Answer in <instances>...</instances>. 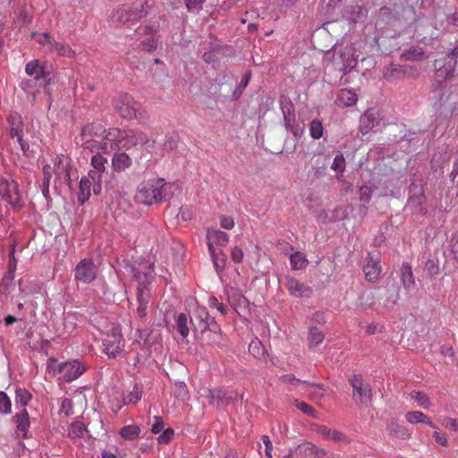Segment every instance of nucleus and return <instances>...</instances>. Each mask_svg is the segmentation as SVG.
Returning <instances> with one entry per match:
<instances>
[{
    "mask_svg": "<svg viewBox=\"0 0 458 458\" xmlns=\"http://www.w3.org/2000/svg\"><path fill=\"white\" fill-rule=\"evenodd\" d=\"M119 135L118 128L105 129L102 124L92 123L85 125L77 139V144H80L84 149L91 153L108 154L117 149L115 138Z\"/></svg>",
    "mask_w": 458,
    "mask_h": 458,
    "instance_id": "obj_1",
    "label": "nucleus"
},
{
    "mask_svg": "<svg viewBox=\"0 0 458 458\" xmlns=\"http://www.w3.org/2000/svg\"><path fill=\"white\" fill-rule=\"evenodd\" d=\"M172 188L164 179L144 181L137 188L134 199L137 203L151 206L166 199Z\"/></svg>",
    "mask_w": 458,
    "mask_h": 458,
    "instance_id": "obj_2",
    "label": "nucleus"
},
{
    "mask_svg": "<svg viewBox=\"0 0 458 458\" xmlns=\"http://www.w3.org/2000/svg\"><path fill=\"white\" fill-rule=\"evenodd\" d=\"M149 0H131L119 6L112 15L114 22L125 23L139 21L147 16Z\"/></svg>",
    "mask_w": 458,
    "mask_h": 458,
    "instance_id": "obj_3",
    "label": "nucleus"
},
{
    "mask_svg": "<svg viewBox=\"0 0 458 458\" xmlns=\"http://www.w3.org/2000/svg\"><path fill=\"white\" fill-rule=\"evenodd\" d=\"M411 12V9H406L397 4L383 6L379 10L376 26L383 29L386 26L395 27L396 25H403L406 22L404 14Z\"/></svg>",
    "mask_w": 458,
    "mask_h": 458,
    "instance_id": "obj_4",
    "label": "nucleus"
},
{
    "mask_svg": "<svg viewBox=\"0 0 458 458\" xmlns=\"http://www.w3.org/2000/svg\"><path fill=\"white\" fill-rule=\"evenodd\" d=\"M114 108L124 119H138L141 117L140 106L129 94H121L113 102Z\"/></svg>",
    "mask_w": 458,
    "mask_h": 458,
    "instance_id": "obj_5",
    "label": "nucleus"
},
{
    "mask_svg": "<svg viewBox=\"0 0 458 458\" xmlns=\"http://www.w3.org/2000/svg\"><path fill=\"white\" fill-rule=\"evenodd\" d=\"M149 138L146 132L138 129L122 131L119 129V135L115 138L117 149L131 148L132 147L143 146L148 143Z\"/></svg>",
    "mask_w": 458,
    "mask_h": 458,
    "instance_id": "obj_6",
    "label": "nucleus"
},
{
    "mask_svg": "<svg viewBox=\"0 0 458 458\" xmlns=\"http://www.w3.org/2000/svg\"><path fill=\"white\" fill-rule=\"evenodd\" d=\"M457 58L458 49H454L449 54H441L434 61V67L437 80L445 81L453 74L457 63Z\"/></svg>",
    "mask_w": 458,
    "mask_h": 458,
    "instance_id": "obj_7",
    "label": "nucleus"
},
{
    "mask_svg": "<svg viewBox=\"0 0 458 458\" xmlns=\"http://www.w3.org/2000/svg\"><path fill=\"white\" fill-rule=\"evenodd\" d=\"M104 352L112 358H116L124 346L122 332L119 327H114L103 339Z\"/></svg>",
    "mask_w": 458,
    "mask_h": 458,
    "instance_id": "obj_8",
    "label": "nucleus"
},
{
    "mask_svg": "<svg viewBox=\"0 0 458 458\" xmlns=\"http://www.w3.org/2000/svg\"><path fill=\"white\" fill-rule=\"evenodd\" d=\"M380 260V252L377 250L369 252L366 257L363 272L366 279L370 283H376L379 279L382 272Z\"/></svg>",
    "mask_w": 458,
    "mask_h": 458,
    "instance_id": "obj_9",
    "label": "nucleus"
},
{
    "mask_svg": "<svg viewBox=\"0 0 458 458\" xmlns=\"http://www.w3.org/2000/svg\"><path fill=\"white\" fill-rule=\"evenodd\" d=\"M97 276V267L91 259H82L75 267V280L84 284L92 282Z\"/></svg>",
    "mask_w": 458,
    "mask_h": 458,
    "instance_id": "obj_10",
    "label": "nucleus"
},
{
    "mask_svg": "<svg viewBox=\"0 0 458 458\" xmlns=\"http://www.w3.org/2000/svg\"><path fill=\"white\" fill-rule=\"evenodd\" d=\"M349 381L353 390L354 399L358 397L360 403H367L371 400V387L363 383L360 376L353 375Z\"/></svg>",
    "mask_w": 458,
    "mask_h": 458,
    "instance_id": "obj_11",
    "label": "nucleus"
},
{
    "mask_svg": "<svg viewBox=\"0 0 458 458\" xmlns=\"http://www.w3.org/2000/svg\"><path fill=\"white\" fill-rule=\"evenodd\" d=\"M380 121L379 111L376 108H369L360 118V132L362 135L368 134Z\"/></svg>",
    "mask_w": 458,
    "mask_h": 458,
    "instance_id": "obj_12",
    "label": "nucleus"
},
{
    "mask_svg": "<svg viewBox=\"0 0 458 458\" xmlns=\"http://www.w3.org/2000/svg\"><path fill=\"white\" fill-rule=\"evenodd\" d=\"M284 284L289 293L295 298H309L312 293L311 287L291 276L285 277Z\"/></svg>",
    "mask_w": 458,
    "mask_h": 458,
    "instance_id": "obj_13",
    "label": "nucleus"
},
{
    "mask_svg": "<svg viewBox=\"0 0 458 458\" xmlns=\"http://www.w3.org/2000/svg\"><path fill=\"white\" fill-rule=\"evenodd\" d=\"M8 122L10 124V135L12 139H16L22 151L26 152L29 149V145L22 140V122L20 114L17 113L11 114L8 118Z\"/></svg>",
    "mask_w": 458,
    "mask_h": 458,
    "instance_id": "obj_14",
    "label": "nucleus"
},
{
    "mask_svg": "<svg viewBox=\"0 0 458 458\" xmlns=\"http://www.w3.org/2000/svg\"><path fill=\"white\" fill-rule=\"evenodd\" d=\"M237 393L234 391H223L221 389L208 390L209 404L212 406H219L221 404H228L237 399Z\"/></svg>",
    "mask_w": 458,
    "mask_h": 458,
    "instance_id": "obj_15",
    "label": "nucleus"
},
{
    "mask_svg": "<svg viewBox=\"0 0 458 458\" xmlns=\"http://www.w3.org/2000/svg\"><path fill=\"white\" fill-rule=\"evenodd\" d=\"M63 379L71 382L82 375L86 367L78 360L63 362Z\"/></svg>",
    "mask_w": 458,
    "mask_h": 458,
    "instance_id": "obj_16",
    "label": "nucleus"
},
{
    "mask_svg": "<svg viewBox=\"0 0 458 458\" xmlns=\"http://www.w3.org/2000/svg\"><path fill=\"white\" fill-rule=\"evenodd\" d=\"M153 264L144 262L140 265V267L135 271L134 277L139 283V288H143L144 291L148 292V285L151 283L154 276Z\"/></svg>",
    "mask_w": 458,
    "mask_h": 458,
    "instance_id": "obj_17",
    "label": "nucleus"
},
{
    "mask_svg": "<svg viewBox=\"0 0 458 458\" xmlns=\"http://www.w3.org/2000/svg\"><path fill=\"white\" fill-rule=\"evenodd\" d=\"M209 314L205 307H197L191 315V323L196 331L204 333L209 327Z\"/></svg>",
    "mask_w": 458,
    "mask_h": 458,
    "instance_id": "obj_18",
    "label": "nucleus"
},
{
    "mask_svg": "<svg viewBox=\"0 0 458 458\" xmlns=\"http://www.w3.org/2000/svg\"><path fill=\"white\" fill-rule=\"evenodd\" d=\"M206 237L208 250H220L219 248L226 246L229 241V236L226 233L214 228L207 230Z\"/></svg>",
    "mask_w": 458,
    "mask_h": 458,
    "instance_id": "obj_19",
    "label": "nucleus"
},
{
    "mask_svg": "<svg viewBox=\"0 0 458 458\" xmlns=\"http://www.w3.org/2000/svg\"><path fill=\"white\" fill-rule=\"evenodd\" d=\"M0 193L12 205H16L20 200L18 185L14 181L2 180L0 182Z\"/></svg>",
    "mask_w": 458,
    "mask_h": 458,
    "instance_id": "obj_20",
    "label": "nucleus"
},
{
    "mask_svg": "<svg viewBox=\"0 0 458 458\" xmlns=\"http://www.w3.org/2000/svg\"><path fill=\"white\" fill-rule=\"evenodd\" d=\"M132 165V160L130 156L124 152L115 153L112 158V168L114 172L120 173Z\"/></svg>",
    "mask_w": 458,
    "mask_h": 458,
    "instance_id": "obj_21",
    "label": "nucleus"
},
{
    "mask_svg": "<svg viewBox=\"0 0 458 458\" xmlns=\"http://www.w3.org/2000/svg\"><path fill=\"white\" fill-rule=\"evenodd\" d=\"M386 431L390 437L398 439H408L411 437L409 430L396 421H390L386 426Z\"/></svg>",
    "mask_w": 458,
    "mask_h": 458,
    "instance_id": "obj_22",
    "label": "nucleus"
},
{
    "mask_svg": "<svg viewBox=\"0 0 458 458\" xmlns=\"http://www.w3.org/2000/svg\"><path fill=\"white\" fill-rule=\"evenodd\" d=\"M53 172L59 180L70 181V173L68 168V162L61 157H56L55 159Z\"/></svg>",
    "mask_w": 458,
    "mask_h": 458,
    "instance_id": "obj_23",
    "label": "nucleus"
},
{
    "mask_svg": "<svg viewBox=\"0 0 458 458\" xmlns=\"http://www.w3.org/2000/svg\"><path fill=\"white\" fill-rule=\"evenodd\" d=\"M357 100V94L348 89H342L337 95V103L342 106H352Z\"/></svg>",
    "mask_w": 458,
    "mask_h": 458,
    "instance_id": "obj_24",
    "label": "nucleus"
},
{
    "mask_svg": "<svg viewBox=\"0 0 458 458\" xmlns=\"http://www.w3.org/2000/svg\"><path fill=\"white\" fill-rule=\"evenodd\" d=\"M137 299L139 306L137 308V314L140 318L147 316V308L149 301V292L144 291L143 288H139L137 293Z\"/></svg>",
    "mask_w": 458,
    "mask_h": 458,
    "instance_id": "obj_25",
    "label": "nucleus"
},
{
    "mask_svg": "<svg viewBox=\"0 0 458 458\" xmlns=\"http://www.w3.org/2000/svg\"><path fill=\"white\" fill-rule=\"evenodd\" d=\"M227 300L231 307H233L236 311H238L239 308H246L249 305V301L245 296L235 290H232V292L228 293Z\"/></svg>",
    "mask_w": 458,
    "mask_h": 458,
    "instance_id": "obj_26",
    "label": "nucleus"
},
{
    "mask_svg": "<svg viewBox=\"0 0 458 458\" xmlns=\"http://www.w3.org/2000/svg\"><path fill=\"white\" fill-rule=\"evenodd\" d=\"M406 420L411 424L416 423H426L433 428H437V426L428 420L427 415L420 411H409L405 414Z\"/></svg>",
    "mask_w": 458,
    "mask_h": 458,
    "instance_id": "obj_27",
    "label": "nucleus"
},
{
    "mask_svg": "<svg viewBox=\"0 0 458 458\" xmlns=\"http://www.w3.org/2000/svg\"><path fill=\"white\" fill-rule=\"evenodd\" d=\"M341 58L344 63L342 70L344 73L349 72L357 64V59L353 56V49L352 47L345 48V51L341 54Z\"/></svg>",
    "mask_w": 458,
    "mask_h": 458,
    "instance_id": "obj_28",
    "label": "nucleus"
},
{
    "mask_svg": "<svg viewBox=\"0 0 458 458\" xmlns=\"http://www.w3.org/2000/svg\"><path fill=\"white\" fill-rule=\"evenodd\" d=\"M25 72L29 76H33L36 80L45 78L46 76V72L38 60L29 62L26 64Z\"/></svg>",
    "mask_w": 458,
    "mask_h": 458,
    "instance_id": "obj_29",
    "label": "nucleus"
},
{
    "mask_svg": "<svg viewBox=\"0 0 458 458\" xmlns=\"http://www.w3.org/2000/svg\"><path fill=\"white\" fill-rule=\"evenodd\" d=\"M102 172L97 171V170H90L88 173V176H85L84 178L89 179L92 183V191L95 194H99L102 191Z\"/></svg>",
    "mask_w": 458,
    "mask_h": 458,
    "instance_id": "obj_30",
    "label": "nucleus"
},
{
    "mask_svg": "<svg viewBox=\"0 0 458 458\" xmlns=\"http://www.w3.org/2000/svg\"><path fill=\"white\" fill-rule=\"evenodd\" d=\"M211 256L214 267L217 272L222 271L226 264V255L222 250H208Z\"/></svg>",
    "mask_w": 458,
    "mask_h": 458,
    "instance_id": "obj_31",
    "label": "nucleus"
},
{
    "mask_svg": "<svg viewBox=\"0 0 458 458\" xmlns=\"http://www.w3.org/2000/svg\"><path fill=\"white\" fill-rule=\"evenodd\" d=\"M89 179L81 178L79 187V201L83 204L90 197L92 191V183Z\"/></svg>",
    "mask_w": 458,
    "mask_h": 458,
    "instance_id": "obj_32",
    "label": "nucleus"
},
{
    "mask_svg": "<svg viewBox=\"0 0 458 458\" xmlns=\"http://www.w3.org/2000/svg\"><path fill=\"white\" fill-rule=\"evenodd\" d=\"M140 428L136 424L124 426L120 430V436L125 440H135L140 437Z\"/></svg>",
    "mask_w": 458,
    "mask_h": 458,
    "instance_id": "obj_33",
    "label": "nucleus"
},
{
    "mask_svg": "<svg viewBox=\"0 0 458 458\" xmlns=\"http://www.w3.org/2000/svg\"><path fill=\"white\" fill-rule=\"evenodd\" d=\"M317 433L319 434L321 437H323L326 439L340 441L344 438V435L342 432L336 431V430H332L326 426H318Z\"/></svg>",
    "mask_w": 458,
    "mask_h": 458,
    "instance_id": "obj_34",
    "label": "nucleus"
},
{
    "mask_svg": "<svg viewBox=\"0 0 458 458\" xmlns=\"http://www.w3.org/2000/svg\"><path fill=\"white\" fill-rule=\"evenodd\" d=\"M405 72V69L400 65H390L384 69L383 76L387 81H393L404 76Z\"/></svg>",
    "mask_w": 458,
    "mask_h": 458,
    "instance_id": "obj_35",
    "label": "nucleus"
},
{
    "mask_svg": "<svg viewBox=\"0 0 458 458\" xmlns=\"http://www.w3.org/2000/svg\"><path fill=\"white\" fill-rule=\"evenodd\" d=\"M31 37L36 38L37 42L39 45L47 47V50L50 53L53 50V47H55V45L56 43V41L51 37V35L47 32L42 33V34H38L36 32H33L31 34Z\"/></svg>",
    "mask_w": 458,
    "mask_h": 458,
    "instance_id": "obj_36",
    "label": "nucleus"
},
{
    "mask_svg": "<svg viewBox=\"0 0 458 458\" xmlns=\"http://www.w3.org/2000/svg\"><path fill=\"white\" fill-rule=\"evenodd\" d=\"M87 432L85 425L81 421L72 422L68 429V437L71 438H82Z\"/></svg>",
    "mask_w": 458,
    "mask_h": 458,
    "instance_id": "obj_37",
    "label": "nucleus"
},
{
    "mask_svg": "<svg viewBox=\"0 0 458 458\" xmlns=\"http://www.w3.org/2000/svg\"><path fill=\"white\" fill-rule=\"evenodd\" d=\"M17 429L23 432V436L26 437V432L30 428L29 413L26 409H23L21 413L15 416Z\"/></svg>",
    "mask_w": 458,
    "mask_h": 458,
    "instance_id": "obj_38",
    "label": "nucleus"
},
{
    "mask_svg": "<svg viewBox=\"0 0 458 458\" xmlns=\"http://www.w3.org/2000/svg\"><path fill=\"white\" fill-rule=\"evenodd\" d=\"M376 301L375 293L371 291L363 292L358 301V306L363 310L371 308Z\"/></svg>",
    "mask_w": 458,
    "mask_h": 458,
    "instance_id": "obj_39",
    "label": "nucleus"
},
{
    "mask_svg": "<svg viewBox=\"0 0 458 458\" xmlns=\"http://www.w3.org/2000/svg\"><path fill=\"white\" fill-rule=\"evenodd\" d=\"M290 263L293 269L299 270L307 266L308 260L303 253L296 251L291 255Z\"/></svg>",
    "mask_w": 458,
    "mask_h": 458,
    "instance_id": "obj_40",
    "label": "nucleus"
},
{
    "mask_svg": "<svg viewBox=\"0 0 458 458\" xmlns=\"http://www.w3.org/2000/svg\"><path fill=\"white\" fill-rule=\"evenodd\" d=\"M324 334L318 327H311L309 331L308 343L310 348H314L324 340Z\"/></svg>",
    "mask_w": 458,
    "mask_h": 458,
    "instance_id": "obj_41",
    "label": "nucleus"
},
{
    "mask_svg": "<svg viewBox=\"0 0 458 458\" xmlns=\"http://www.w3.org/2000/svg\"><path fill=\"white\" fill-rule=\"evenodd\" d=\"M282 111L284 114V120L285 126L293 131V126L295 121V114L293 110V104H288L282 106Z\"/></svg>",
    "mask_w": 458,
    "mask_h": 458,
    "instance_id": "obj_42",
    "label": "nucleus"
},
{
    "mask_svg": "<svg viewBox=\"0 0 458 458\" xmlns=\"http://www.w3.org/2000/svg\"><path fill=\"white\" fill-rule=\"evenodd\" d=\"M104 153H96L90 159V165L93 170H97L102 173L106 172L107 158L103 156Z\"/></svg>",
    "mask_w": 458,
    "mask_h": 458,
    "instance_id": "obj_43",
    "label": "nucleus"
},
{
    "mask_svg": "<svg viewBox=\"0 0 458 458\" xmlns=\"http://www.w3.org/2000/svg\"><path fill=\"white\" fill-rule=\"evenodd\" d=\"M56 53L60 56H64L68 58H73L75 56V52L72 48L65 43H59L56 41L55 47L51 53Z\"/></svg>",
    "mask_w": 458,
    "mask_h": 458,
    "instance_id": "obj_44",
    "label": "nucleus"
},
{
    "mask_svg": "<svg viewBox=\"0 0 458 458\" xmlns=\"http://www.w3.org/2000/svg\"><path fill=\"white\" fill-rule=\"evenodd\" d=\"M174 394L175 398L182 401H188L190 399V394L188 387L184 382H176L174 386Z\"/></svg>",
    "mask_w": 458,
    "mask_h": 458,
    "instance_id": "obj_45",
    "label": "nucleus"
},
{
    "mask_svg": "<svg viewBox=\"0 0 458 458\" xmlns=\"http://www.w3.org/2000/svg\"><path fill=\"white\" fill-rule=\"evenodd\" d=\"M424 51L421 48L411 47L401 55L404 61H420L423 58Z\"/></svg>",
    "mask_w": 458,
    "mask_h": 458,
    "instance_id": "obj_46",
    "label": "nucleus"
},
{
    "mask_svg": "<svg viewBox=\"0 0 458 458\" xmlns=\"http://www.w3.org/2000/svg\"><path fill=\"white\" fill-rule=\"evenodd\" d=\"M402 281L405 288H410L414 284L411 267L409 264L402 266Z\"/></svg>",
    "mask_w": 458,
    "mask_h": 458,
    "instance_id": "obj_47",
    "label": "nucleus"
},
{
    "mask_svg": "<svg viewBox=\"0 0 458 458\" xmlns=\"http://www.w3.org/2000/svg\"><path fill=\"white\" fill-rule=\"evenodd\" d=\"M411 397L423 409H428L431 406L429 397L423 392L413 391L411 393Z\"/></svg>",
    "mask_w": 458,
    "mask_h": 458,
    "instance_id": "obj_48",
    "label": "nucleus"
},
{
    "mask_svg": "<svg viewBox=\"0 0 458 458\" xmlns=\"http://www.w3.org/2000/svg\"><path fill=\"white\" fill-rule=\"evenodd\" d=\"M249 352L255 358H261L265 354V348L262 343L256 338L250 343Z\"/></svg>",
    "mask_w": 458,
    "mask_h": 458,
    "instance_id": "obj_49",
    "label": "nucleus"
},
{
    "mask_svg": "<svg viewBox=\"0 0 458 458\" xmlns=\"http://www.w3.org/2000/svg\"><path fill=\"white\" fill-rule=\"evenodd\" d=\"M176 329L178 333L184 338L189 335V327L187 326V316L180 313L176 318Z\"/></svg>",
    "mask_w": 458,
    "mask_h": 458,
    "instance_id": "obj_50",
    "label": "nucleus"
},
{
    "mask_svg": "<svg viewBox=\"0 0 458 458\" xmlns=\"http://www.w3.org/2000/svg\"><path fill=\"white\" fill-rule=\"evenodd\" d=\"M323 125L318 119H313L310 123V135L314 140H318L323 136Z\"/></svg>",
    "mask_w": 458,
    "mask_h": 458,
    "instance_id": "obj_51",
    "label": "nucleus"
},
{
    "mask_svg": "<svg viewBox=\"0 0 458 458\" xmlns=\"http://www.w3.org/2000/svg\"><path fill=\"white\" fill-rule=\"evenodd\" d=\"M15 399L17 403L25 407L31 400V394L26 389L19 388L16 390Z\"/></svg>",
    "mask_w": 458,
    "mask_h": 458,
    "instance_id": "obj_52",
    "label": "nucleus"
},
{
    "mask_svg": "<svg viewBox=\"0 0 458 458\" xmlns=\"http://www.w3.org/2000/svg\"><path fill=\"white\" fill-rule=\"evenodd\" d=\"M12 411V403L7 394L0 392V412L9 414Z\"/></svg>",
    "mask_w": 458,
    "mask_h": 458,
    "instance_id": "obj_53",
    "label": "nucleus"
},
{
    "mask_svg": "<svg viewBox=\"0 0 458 458\" xmlns=\"http://www.w3.org/2000/svg\"><path fill=\"white\" fill-rule=\"evenodd\" d=\"M295 406L298 410H300L301 412H303L304 414L311 417V418H317V412L316 411L314 410V408L312 406H310V404H308L307 403L305 402H299V401H295Z\"/></svg>",
    "mask_w": 458,
    "mask_h": 458,
    "instance_id": "obj_54",
    "label": "nucleus"
},
{
    "mask_svg": "<svg viewBox=\"0 0 458 458\" xmlns=\"http://www.w3.org/2000/svg\"><path fill=\"white\" fill-rule=\"evenodd\" d=\"M141 391L138 387L137 385L134 386L133 390L129 393V394L126 396L124 404H136L140 399H141Z\"/></svg>",
    "mask_w": 458,
    "mask_h": 458,
    "instance_id": "obj_55",
    "label": "nucleus"
},
{
    "mask_svg": "<svg viewBox=\"0 0 458 458\" xmlns=\"http://www.w3.org/2000/svg\"><path fill=\"white\" fill-rule=\"evenodd\" d=\"M63 362L59 363L55 359H49L48 364H47V370L49 373H52L53 375L60 374L63 377Z\"/></svg>",
    "mask_w": 458,
    "mask_h": 458,
    "instance_id": "obj_56",
    "label": "nucleus"
},
{
    "mask_svg": "<svg viewBox=\"0 0 458 458\" xmlns=\"http://www.w3.org/2000/svg\"><path fill=\"white\" fill-rule=\"evenodd\" d=\"M60 412L64 414L65 417H70L74 413L72 401L71 399L64 398L63 400Z\"/></svg>",
    "mask_w": 458,
    "mask_h": 458,
    "instance_id": "obj_57",
    "label": "nucleus"
},
{
    "mask_svg": "<svg viewBox=\"0 0 458 458\" xmlns=\"http://www.w3.org/2000/svg\"><path fill=\"white\" fill-rule=\"evenodd\" d=\"M208 330L211 333H214L216 335V337L212 340V344H220V335H221V328L220 326L214 321V319L209 322V327Z\"/></svg>",
    "mask_w": 458,
    "mask_h": 458,
    "instance_id": "obj_58",
    "label": "nucleus"
},
{
    "mask_svg": "<svg viewBox=\"0 0 458 458\" xmlns=\"http://www.w3.org/2000/svg\"><path fill=\"white\" fill-rule=\"evenodd\" d=\"M208 305L211 308H216L222 315H226L228 312V308L224 303L219 302L215 296L208 299Z\"/></svg>",
    "mask_w": 458,
    "mask_h": 458,
    "instance_id": "obj_59",
    "label": "nucleus"
},
{
    "mask_svg": "<svg viewBox=\"0 0 458 458\" xmlns=\"http://www.w3.org/2000/svg\"><path fill=\"white\" fill-rule=\"evenodd\" d=\"M331 168L335 171L342 173L345 169V159L343 155H338L335 157Z\"/></svg>",
    "mask_w": 458,
    "mask_h": 458,
    "instance_id": "obj_60",
    "label": "nucleus"
},
{
    "mask_svg": "<svg viewBox=\"0 0 458 458\" xmlns=\"http://www.w3.org/2000/svg\"><path fill=\"white\" fill-rule=\"evenodd\" d=\"M440 423L443 427L458 432V420L457 419L445 417L440 420Z\"/></svg>",
    "mask_w": 458,
    "mask_h": 458,
    "instance_id": "obj_61",
    "label": "nucleus"
},
{
    "mask_svg": "<svg viewBox=\"0 0 458 458\" xmlns=\"http://www.w3.org/2000/svg\"><path fill=\"white\" fill-rule=\"evenodd\" d=\"M174 435V429L166 428L163 431V433L157 437V441L159 444H168Z\"/></svg>",
    "mask_w": 458,
    "mask_h": 458,
    "instance_id": "obj_62",
    "label": "nucleus"
},
{
    "mask_svg": "<svg viewBox=\"0 0 458 458\" xmlns=\"http://www.w3.org/2000/svg\"><path fill=\"white\" fill-rule=\"evenodd\" d=\"M205 0H185V5L188 11H199L202 9V5Z\"/></svg>",
    "mask_w": 458,
    "mask_h": 458,
    "instance_id": "obj_63",
    "label": "nucleus"
},
{
    "mask_svg": "<svg viewBox=\"0 0 458 458\" xmlns=\"http://www.w3.org/2000/svg\"><path fill=\"white\" fill-rule=\"evenodd\" d=\"M451 253L458 261V230L454 233L451 239Z\"/></svg>",
    "mask_w": 458,
    "mask_h": 458,
    "instance_id": "obj_64",
    "label": "nucleus"
}]
</instances>
